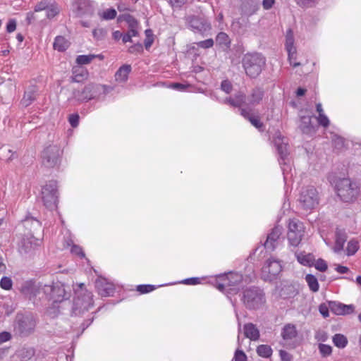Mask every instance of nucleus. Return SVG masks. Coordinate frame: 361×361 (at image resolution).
<instances>
[{"mask_svg":"<svg viewBox=\"0 0 361 361\" xmlns=\"http://www.w3.org/2000/svg\"><path fill=\"white\" fill-rule=\"evenodd\" d=\"M295 3L300 7L311 8L313 7L317 0H294Z\"/></svg>","mask_w":361,"mask_h":361,"instance_id":"37998d69","label":"nucleus"},{"mask_svg":"<svg viewBox=\"0 0 361 361\" xmlns=\"http://www.w3.org/2000/svg\"><path fill=\"white\" fill-rule=\"evenodd\" d=\"M71 126L73 128H76L79 124V116L78 114H71L68 118Z\"/></svg>","mask_w":361,"mask_h":361,"instance_id":"13d9d810","label":"nucleus"},{"mask_svg":"<svg viewBox=\"0 0 361 361\" xmlns=\"http://www.w3.org/2000/svg\"><path fill=\"white\" fill-rule=\"evenodd\" d=\"M16 157V152L11 149L8 146L4 145L0 147V159L2 160L10 161Z\"/></svg>","mask_w":361,"mask_h":361,"instance_id":"c85d7f7f","label":"nucleus"},{"mask_svg":"<svg viewBox=\"0 0 361 361\" xmlns=\"http://www.w3.org/2000/svg\"><path fill=\"white\" fill-rule=\"evenodd\" d=\"M186 2V0H169L170 4L173 7L180 8L183 4H185Z\"/></svg>","mask_w":361,"mask_h":361,"instance_id":"e2e57ef3","label":"nucleus"},{"mask_svg":"<svg viewBox=\"0 0 361 361\" xmlns=\"http://www.w3.org/2000/svg\"><path fill=\"white\" fill-rule=\"evenodd\" d=\"M143 50V47H142V44L137 42L136 44H135L134 45L131 46L129 49H128V51L130 53V54H138V53H141Z\"/></svg>","mask_w":361,"mask_h":361,"instance_id":"603ef678","label":"nucleus"},{"mask_svg":"<svg viewBox=\"0 0 361 361\" xmlns=\"http://www.w3.org/2000/svg\"><path fill=\"white\" fill-rule=\"evenodd\" d=\"M315 338L318 341H322V342H324L327 340L328 338V335L326 332L323 331H319L316 333V335H315Z\"/></svg>","mask_w":361,"mask_h":361,"instance_id":"052dcab7","label":"nucleus"},{"mask_svg":"<svg viewBox=\"0 0 361 361\" xmlns=\"http://www.w3.org/2000/svg\"><path fill=\"white\" fill-rule=\"evenodd\" d=\"M235 361H247L245 353L241 350H237L234 355Z\"/></svg>","mask_w":361,"mask_h":361,"instance_id":"864d4df0","label":"nucleus"},{"mask_svg":"<svg viewBox=\"0 0 361 361\" xmlns=\"http://www.w3.org/2000/svg\"><path fill=\"white\" fill-rule=\"evenodd\" d=\"M301 207L306 210L314 209L319 204L317 190L313 187L305 188L300 193L298 200Z\"/></svg>","mask_w":361,"mask_h":361,"instance_id":"1a4fd4ad","label":"nucleus"},{"mask_svg":"<svg viewBox=\"0 0 361 361\" xmlns=\"http://www.w3.org/2000/svg\"><path fill=\"white\" fill-rule=\"evenodd\" d=\"M333 142L334 147L338 149H341L344 146V140L341 137L335 136V138L333 140Z\"/></svg>","mask_w":361,"mask_h":361,"instance_id":"bf43d9fd","label":"nucleus"},{"mask_svg":"<svg viewBox=\"0 0 361 361\" xmlns=\"http://www.w3.org/2000/svg\"><path fill=\"white\" fill-rule=\"evenodd\" d=\"M45 11L46 18L51 19L60 12L59 5L53 0H42L35 6V12Z\"/></svg>","mask_w":361,"mask_h":361,"instance_id":"ddd939ff","label":"nucleus"},{"mask_svg":"<svg viewBox=\"0 0 361 361\" xmlns=\"http://www.w3.org/2000/svg\"><path fill=\"white\" fill-rule=\"evenodd\" d=\"M104 279L97 280L96 286L102 296H109L114 293V287L111 284L104 283Z\"/></svg>","mask_w":361,"mask_h":361,"instance_id":"b1692460","label":"nucleus"},{"mask_svg":"<svg viewBox=\"0 0 361 361\" xmlns=\"http://www.w3.org/2000/svg\"><path fill=\"white\" fill-rule=\"evenodd\" d=\"M281 235V228L274 227L271 232L268 234L266 241L264 243V247L270 251H273L278 244V240Z\"/></svg>","mask_w":361,"mask_h":361,"instance_id":"f3484780","label":"nucleus"},{"mask_svg":"<svg viewBox=\"0 0 361 361\" xmlns=\"http://www.w3.org/2000/svg\"><path fill=\"white\" fill-rule=\"evenodd\" d=\"M197 44L201 48L208 49L213 47L214 41L212 39H207L206 40L197 42Z\"/></svg>","mask_w":361,"mask_h":361,"instance_id":"3c124183","label":"nucleus"},{"mask_svg":"<svg viewBox=\"0 0 361 361\" xmlns=\"http://www.w3.org/2000/svg\"><path fill=\"white\" fill-rule=\"evenodd\" d=\"M35 354L33 348H23L20 351L21 361H27L30 360Z\"/></svg>","mask_w":361,"mask_h":361,"instance_id":"ea45409f","label":"nucleus"},{"mask_svg":"<svg viewBox=\"0 0 361 361\" xmlns=\"http://www.w3.org/2000/svg\"><path fill=\"white\" fill-rule=\"evenodd\" d=\"M275 3V0H263L262 6L265 10L270 9Z\"/></svg>","mask_w":361,"mask_h":361,"instance_id":"0e129e2a","label":"nucleus"},{"mask_svg":"<svg viewBox=\"0 0 361 361\" xmlns=\"http://www.w3.org/2000/svg\"><path fill=\"white\" fill-rule=\"evenodd\" d=\"M299 128L303 133L308 134L313 132L314 127L312 125L311 116H301Z\"/></svg>","mask_w":361,"mask_h":361,"instance_id":"cd10ccee","label":"nucleus"},{"mask_svg":"<svg viewBox=\"0 0 361 361\" xmlns=\"http://www.w3.org/2000/svg\"><path fill=\"white\" fill-rule=\"evenodd\" d=\"M243 302L248 309H259L266 302L264 293L258 287L248 288L243 291Z\"/></svg>","mask_w":361,"mask_h":361,"instance_id":"39448f33","label":"nucleus"},{"mask_svg":"<svg viewBox=\"0 0 361 361\" xmlns=\"http://www.w3.org/2000/svg\"><path fill=\"white\" fill-rule=\"evenodd\" d=\"M92 34L96 39L100 40L106 36V31L103 28H97L93 30Z\"/></svg>","mask_w":361,"mask_h":361,"instance_id":"49530a36","label":"nucleus"},{"mask_svg":"<svg viewBox=\"0 0 361 361\" xmlns=\"http://www.w3.org/2000/svg\"><path fill=\"white\" fill-rule=\"evenodd\" d=\"M36 322L30 316L18 314L16 319L15 330L21 336L30 334L35 327Z\"/></svg>","mask_w":361,"mask_h":361,"instance_id":"9d476101","label":"nucleus"},{"mask_svg":"<svg viewBox=\"0 0 361 361\" xmlns=\"http://www.w3.org/2000/svg\"><path fill=\"white\" fill-rule=\"evenodd\" d=\"M298 261L305 266L311 267L314 263V257L310 254H305V252L295 253Z\"/></svg>","mask_w":361,"mask_h":361,"instance_id":"c756f323","label":"nucleus"},{"mask_svg":"<svg viewBox=\"0 0 361 361\" xmlns=\"http://www.w3.org/2000/svg\"><path fill=\"white\" fill-rule=\"evenodd\" d=\"M257 353L258 355L268 358L272 354V349L268 345H260L257 348Z\"/></svg>","mask_w":361,"mask_h":361,"instance_id":"c9c22d12","label":"nucleus"},{"mask_svg":"<svg viewBox=\"0 0 361 361\" xmlns=\"http://www.w3.org/2000/svg\"><path fill=\"white\" fill-rule=\"evenodd\" d=\"M225 103L229 104L234 107L247 108V95L242 92L234 94L233 97H228L225 99Z\"/></svg>","mask_w":361,"mask_h":361,"instance_id":"aec40b11","label":"nucleus"},{"mask_svg":"<svg viewBox=\"0 0 361 361\" xmlns=\"http://www.w3.org/2000/svg\"><path fill=\"white\" fill-rule=\"evenodd\" d=\"M155 289V287L152 285H139L137 287V290L141 293H147Z\"/></svg>","mask_w":361,"mask_h":361,"instance_id":"de8ad7c7","label":"nucleus"},{"mask_svg":"<svg viewBox=\"0 0 361 361\" xmlns=\"http://www.w3.org/2000/svg\"><path fill=\"white\" fill-rule=\"evenodd\" d=\"M305 280L310 288L313 292H317L319 290V283L317 278L312 274H307Z\"/></svg>","mask_w":361,"mask_h":361,"instance_id":"e433bc0d","label":"nucleus"},{"mask_svg":"<svg viewBox=\"0 0 361 361\" xmlns=\"http://www.w3.org/2000/svg\"><path fill=\"white\" fill-rule=\"evenodd\" d=\"M242 63L246 74L255 78L261 73L266 59L261 54L247 53L244 55Z\"/></svg>","mask_w":361,"mask_h":361,"instance_id":"7ed1b4c3","label":"nucleus"},{"mask_svg":"<svg viewBox=\"0 0 361 361\" xmlns=\"http://www.w3.org/2000/svg\"><path fill=\"white\" fill-rule=\"evenodd\" d=\"M73 11L77 17H82L92 15L94 8L89 0H78L73 4Z\"/></svg>","mask_w":361,"mask_h":361,"instance_id":"4468645a","label":"nucleus"},{"mask_svg":"<svg viewBox=\"0 0 361 361\" xmlns=\"http://www.w3.org/2000/svg\"><path fill=\"white\" fill-rule=\"evenodd\" d=\"M21 293L35 305H39L43 299L52 300L54 303L61 302L71 297V288L56 281L50 284L24 282L20 289Z\"/></svg>","mask_w":361,"mask_h":361,"instance_id":"f257e3e1","label":"nucleus"},{"mask_svg":"<svg viewBox=\"0 0 361 361\" xmlns=\"http://www.w3.org/2000/svg\"><path fill=\"white\" fill-rule=\"evenodd\" d=\"M116 14V11L114 8H109L103 12L98 13L100 18L106 20L114 19Z\"/></svg>","mask_w":361,"mask_h":361,"instance_id":"58836bf2","label":"nucleus"},{"mask_svg":"<svg viewBox=\"0 0 361 361\" xmlns=\"http://www.w3.org/2000/svg\"><path fill=\"white\" fill-rule=\"evenodd\" d=\"M358 243L355 241H350L348 243L347 252L348 255L355 254L358 250Z\"/></svg>","mask_w":361,"mask_h":361,"instance_id":"a18cd8bd","label":"nucleus"},{"mask_svg":"<svg viewBox=\"0 0 361 361\" xmlns=\"http://www.w3.org/2000/svg\"><path fill=\"white\" fill-rule=\"evenodd\" d=\"M336 187L338 196L345 202H354L360 193V188L357 183L349 178L339 180Z\"/></svg>","mask_w":361,"mask_h":361,"instance_id":"20e7f679","label":"nucleus"},{"mask_svg":"<svg viewBox=\"0 0 361 361\" xmlns=\"http://www.w3.org/2000/svg\"><path fill=\"white\" fill-rule=\"evenodd\" d=\"M16 28V21L15 19H10L6 25V31L9 33L15 31Z\"/></svg>","mask_w":361,"mask_h":361,"instance_id":"680f3d73","label":"nucleus"},{"mask_svg":"<svg viewBox=\"0 0 361 361\" xmlns=\"http://www.w3.org/2000/svg\"><path fill=\"white\" fill-rule=\"evenodd\" d=\"M240 114L257 129H260L263 127V123L260 121L259 117L252 115V109H247L242 108L240 109Z\"/></svg>","mask_w":361,"mask_h":361,"instance_id":"5701e85b","label":"nucleus"},{"mask_svg":"<svg viewBox=\"0 0 361 361\" xmlns=\"http://www.w3.org/2000/svg\"><path fill=\"white\" fill-rule=\"evenodd\" d=\"M221 281H226L228 287L235 286L240 283L243 280L241 274L230 272L228 274H224L220 276Z\"/></svg>","mask_w":361,"mask_h":361,"instance_id":"4be33fe9","label":"nucleus"},{"mask_svg":"<svg viewBox=\"0 0 361 361\" xmlns=\"http://www.w3.org/2000/svg\"><path fill=\"white\" fill-rule=\"evenodd\" d=\"M333 343L334 344L339 348H345L348 344L347 338L341 334H336L333 336Z\"/></svg>","mask_w":361,"mask_h":361,"instance_id":"72a5a7b5","label":"nucleus"},{"mask_svg":"<svg viewBox=\"0 0 361 361\" xmlns=\"http://www.w3.org/2000/svg\"><path fill=\"white\" fill-rule=\"evenodd\" d=\"M280 357L283 361H290L291 357L288 353L285 350H281L279 352Z\"/></svg>","mask_w":361,"mask_h":361,"instance_id":"69168bd1","label":"nucleus"},{"mask_svg":"<svg viewBox=\"0 0 361 361\" xmlns=\"http://www.w3.org/2000/svg\"><path fill=\"white\" fill-rule=\"evenodd\" d=\"M69 47V42L62 36H57L54 42V48L59 51H65Z\"/></svg>","mask_w":361,"mask_h":361,"instance_id":"2f4dec72","label":"nucleus"},{"mask_svg":"<svg viewBox=\"0 0 361 361\" xmlns=\"http://www.w3.org/2000/svg\"><path fill=\"white\" fill-rule=\"evenodd\" d=\"M42 200L47 209L53 210L57 207L58 195L56 181H49L42 188Z\"/></svg>","mask_w":361,"mask_h":361,"instance_id":"0eeeda50","label":"nucleus"},{"mask_svg":"<svg viewBox=\"0 0 361 361\" xmlns=\"http://www.w3.org/2000/svg\"><path fill=\"white\" fill-rule=\"evenodd\" d=\"M246 20L243 18H239L233 22V27L234 29L240 28L243 23H245Z\"/></svg>","mask_w":361,"mask_h":361,"instance_id":"338daca9","label":"nucleus"},{"mask_svg":"<svg viewBox=\"0 0 361 361\" xmlns=\"http://www.w3.org/2000/svg\"><path fill=\"white\" fill-rule=\"evenodd\" d=\"M319 350L320 353L324 356H328L331 354L332 348L329 345L322 344L319 345Z\"/></svg>","mask_w":361,"mask_h":361,"instance_id":"c03bdc74","label":"nucleus"},{"mask_svg":"<svg viewBox=\"0 0 361 361\" xmlns=\"http://www.w3.org/2000/svg\"><path fill=\"white\" fill-rule=\"evenodd\" d=\"M37 87L35 85L29 86L24 92L23 97L21 99V104L27 107L30 106L37 98Z\"/></svg>","mask_w":361,"mask_h":361,"instance_id":"412c9836","label":"nucleus"},{"mask_svg":"<svg viewBox=\"0 0 361 361\" xmlns=\"http://www.w3.org/2000/svg\"><path fill=\"white\" fill-rule=\"evenodd\" d=\"M11 338V335L8 332H2L0 334V344L8 341Z\"/></svg>","mask_w":361,"mask_h":361,"instance_id":"774afa93","label":"nucleus"},{"mask_svg":"<svg viewBox=\"0 0 361 361\" xmlns=\"http://www.w3.org/2000/svg\"><path fill=\"white\" fill-rule=\"evenodd\" d=\"M286 49L288 53V59L290 61V63L293 65V67L299 66L300 65V63H293L292 61L294 59V55L296 53V49L294 47V37L293 31L291 30H288L286 32Z\"/></svg>","mask_w":361,"mask_h":361,"instance_id":"2eb2a0df","label":"nucleus"},{"mask_svg":"<svg viewBox=\"0 0 361 361\" xmlns=\"http://www.w3.org/2000/svg\"><path fill=\"white\" fill-rule=\"evenodd\" d=\"M23 226L27 232L24 233L20 250L22 253L29 252L32 247V242L30 239H39L38 234L42 230L41 223L33 217H26L23 220Z\"/></svg>","mask_w":361,"mask_h":361,"instance_id":"f03ea898","label":"nucleus"},{"mask_svg":"<svg viewBox=\"0 0 361 361\" xmlns=\"http://www.w3.org/2000/svg\"><path fill=\"white\" fill-rule=\"evenodd\" d=\"M274 143L281 159L284 161L288 154L287 144L280 137H276L274 140Z\"/></svg>","mask_w":361,"mask_h":361,"instance_id":"7c9ffc66","label":"nucleus"},{"mask_svg":"<svg viewBox=\"0 0 361 361\" xmlns=\"http://www.w3.org/2000/svg\"><path fill=\"white\" fill-rule=\"evenodd\" d=\"M13 282L10 277L4 276L0 281V286L1 288L8 290L12 288Z\"/></svg>","mask_w":361,"mask_h":361,"instance_id":"79ce46f5","label":"nucleus"},{"mask_svg":"<svg viewBox=\"0 0 361 361\" xmlns=\"http://www.w3.org/2000/svg\"><path fill=\"white\" fill-rule=\"evenodd\" d=\"M216 42L220 45H224L226 47H229L231 44V40L228 35L225 32H219L216 37Z\"/></svg>","mask_w":361,"mask_h":361,"instance_id":"4c0bfd02","label":"nucleus"},{"mask_svg":"<svg viewBox=\"0 0 361 361\" xmlns=\"http://www.w3.org/2000/svg\"><path fill=\"white\" fill-rule=\"evenodd\" d=\"M80 293L76 290L78 294L77 298L74 301L73 313L75 314L83 313L88 311L93 306L92 294L91 292L84 290V283L78 285Z\"/></svg>","mask_w":361,"mask_h":361,"instance_id":"423d86ee","label":"nucleus"},{"mask_svg":"<svg viewBox=\"0 0 361 361\" xmlns=\"http://www.w3.org/2000/svg\"><path fill=\"white\" fill-rule=\"evenodd\" d=\"M317 121L319 123L324 127H327L329 125V120L324 113L319 115Z\"/></svg>","mask_w":361,"mask_h":361,"instance_id":"5fc2aeb1","label":"nucleus"},{"mask_svg":"<svg viewBox=\"0 0 361 361\" xmlns=\"http://www.w3.org/2000/svg\"><path fill=\"white\" fill-rule=\"evenodd\" d=\"M281 269L282 267L280 262L273 259H267L262 267V271L268 274L270 279L277 276L281 271Z\"/></svg>","mask_w":361,"mask_h":361,"instance_id":"dca6fc26","label":"nucleus"},{"mask_svg":"<svg viewBox=\"0 0 361 361\" xmlns=\"http://www.w3.org/2000/svg\"><path fill=\"white\" fill-rule=\"evenodd\" d=\"M39 13V12H35V11L33 12L27 13L26 17V20L27 21V23L31 24L33 21L40 18L41 17L38 15Z\"/></svg>","mask_w":361,"mask_h":361,"instance_id":"8fccbe9b","label":"nucleus"},{"mask_svg":"<svg viewBox=\"0 0 361 361\" xmlns=\"http://www.w3.org/2000/svg\"><path fill=\"white\" fill-rule=\"evenodd\" d=\"M304 233V226L302 222L297 219L290 220L287 238L291 246L297 247L300 243Z\"/></svg>","mask_w":361,"mask_h":361,"instance_id":"6e6552de","label":"nucleus"},{"mask_svg":"<svg viewBox=\"0 0 361 361\" xmlns=\"http://www.w3.org/2000/svg\"><path fill=\"white\" fill-rule=\"evenodd\" d=\"M298 332L295 326L291 324H286L282 329V338L286 340H292L297 336Z\"/></svg>","mask_w":361,"mask_h":361,"instance_id":"a878e982","label":"nucleus"},{"mask_svg":"<svg viewBox=\"0 0 361 361\" xmlns=\"http://www.w3.org/2000/svg\"><path fill=\"white\" fill-rule=\"evenodd\" d=\"M314 267L315 268L320 271H324L327 269V264L326 262L322 259H319L316 263L314 264Z\"/></svg>","mask_w":361,"mask_h":361,"instance_id":"09e8293b","label":"nucleus"},{"mask_svg":"<svg viewBox=\"0 0 361 361\" xmlns=\"http://www.w3.org/2000/svg\"><path fill=\"white\" fill-rule=\"evenodd\" d=\"M346 241L345 235L341 231L336 232V244L334 246V252H339L343 250L345 242Z\"/></svg>","mask_w":361,"mask_h":361,"instance_id":"473e14b6","label":"nucleus"},{"mask_svg":"<svg viewBox=\"0 0 361 361\" xmlns=\"http://www.w3.org/2000/svg\"><path fill=\"white\" fill-rule=\"evenodd\" d=\"M131 71L130 65H123L116 72L115 79L118 82H125L128 79V75Z\"/></svg>","mask_w":361,"mask_h":361,"instance_id":"bb28decb","label":"nucleus"},{"mask_svg":"<svg viewBox=\"0 0 361 361\" xmlns=\"http://www.w3.org/2000/svg\"><path fill=\"white\" fill-rule=\"evenodd\" d=\"M221 90L226 93H230L232 90V85L231 82L227 80H223L221 85Z\"/></svg>","mask_w":361,"mask_h":361,"instance_id":"6e6d98bb","label":"nucleus"},{"mask_svg":"<svg viewBox=\"0 0 361 361\" xmlns=\"http://www.w3.org/2000/svg\"><path fill=\"white\" fill-rule=\"evenodd\" d=\"M264 90L261 87H255L247 96V109L259 104L263 99Z\"/></svg>","mask_w":361,"mask_h":361,"instance_id":"a211bd4d","label":"nucleus"},{"mask_svg":"<svg viewBox=\"0 0 361 361\" xmlns=\"http://www.w3.org/2000/svg\"><path fill=\"white\" fill-rule=\"evenodd\" d=\"M329 309L337 315L350 314L353 312L355 307L353 305H344L338 302H329Z\"/></svg>","mask_w":361,"mask_h":361,"instance_id":"6ab92c4d","label":"nucleus"},{"mask_svg":"<svg viewBox=\"0 0 361 361\" xmlns=\"http://www.w3.org/2000/svg\"><path fill=\"white\" fill-rule=\"evenodd\" d=\"M190 26L194 30L197 31H202L204 28V25L197 18H192L190 20Z\"/></svg>","mask_w":361,"mask_h":361,"instance_id":"a19ab883","label":"nucleus"},{"mask_svg":"<svg viewBox=\"0 0 361 361\" xmlns=\"http://www.w3.org/2000/svg\"><path fill=\"white\" fill-rule=\"evenodd\" d=\"M71 252L75 255H78L80 257H85V254L83 253L82 248L80 246L76 245H72V247L71 248Z\"/></svg>","mask_w":361,"mask_h":361,"instance_id":"4d7b16f0","label":"nucleus"},{"mask_svg":"<svg viewBox=\"0 0 361 361\" xmlns=\"http://www.w3.org/2000/svg\"><path fill=\"white\" fill-rule=\"evenodd\" d=\"M102 89L100 85L89 84L83 90L73 91V97L79 102H87L94 99L97 93Z\"/></svg>","mask_w":361,"mask_h":361,"instance_id":"f8f14e48","label":"nucleus"},{"mask_svg":"<svg viewBox=\"0 0 361 361\" xmlns=\"http://www.w3.org/2000/svg\"><path fill=\"white\" fill-rule=\"evenodd\" d=\"M61 151L57 145H50L42 152V164L47 168H54L60 161Z\"/></svg>","mask_w":361,"mask_h":361,"instance_id":"9b49d317","label":"nucleus"},{"mask_svg":"<svg viewBox=\"0 0 361 361\" xmlns=\"http://www.w3.org/2000/svg\"><path fill=\"white\" fill-rule=\"evenodd\" d=\"M99 57L101 59L103 56L100 55L89 54V55H80L76 59L77 63L80 65H85L90 63L94 59Z\"/></svg>","mask_w":361,"mask_h":361,"instance_id":"f704fd0d","label":"nucleus"},{"mask_svg":"<svg viewBox=\"0 0 361 361\" xmlns=\"http://www.w3.org/2000/svg\"><path fill=\"white\" fill-rule=\"evenodd\" d=\"M244 334L245 337L252 341H257L259 338V331L257 327L252 323H248L244 326Z\"/></svg>","mask_w":361,"mask_h":361,"instance_id":"393cba45","label":"nucleus"}]
</instances>
